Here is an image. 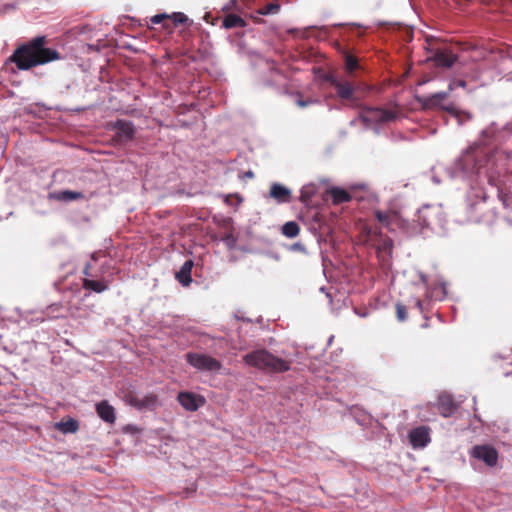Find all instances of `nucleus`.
Returning a JSON list of instances; mask_svg holds the SVG:
<instances>
[{
  "label": "nucleus",
  "instance_id": "1",
  "mask_svg": "<svg viewBox=\"0 0 512 512\" xmlns=\"http://www.w3.org/2000/svg\"><path fill=\"white\" fill-rule=\"evenodd\" d=\"M46 42L45 36H38L19 46L9 59L19 70H28L60 59L58 51L45 47Z\"/></svg>",
  "mask_w": 512,
  "mask_h": 512
},
{
  "label": "nucleus",
  "instance_id": "2",
  "mask_svg": "<svg viewBox=\"0 0 512 512\" xmlns=\"http://www.w3.org/2000/svg\"><path fill=\"white\" fill-rule=\"evenodd\" d=\"M244 362L254 368L268 373H283L290 369L291 362L279 358L266 349H258L246 354Z\"/></svg>",
  "mask_w": 512,
  "mask_h": 512
},
{
  "label": "nucleus",
  "instance_id": "3",
  "mask_svg": "<svg viewBox=\"0 0 512 512\" xmlns=\"http://www.w3.org/2000/svg\"><path fill=\"white\" fill-rule=\"evenodd\" d=\"M97 260L98 253L95 252L91 255V262L86 263L83 269L85 278L82 281V287L85 290L102 293L108 289L110 282L104 278H99L98 273L94 271L93 263L97 262Z\"/></svg>",
  "mask_w": 512,
  "mask_h": 512
},
{
  "label": "nucleus",
  "instance_id": "4",
  "mask_svg": "<svg viewBox=\"0 0 512 512\" xmlns=\"http://www.w3.org/2000/svg\"><path fill=\"white\" fill-rule=\"evenodd\" d=\"M449 92H437L428 96L423 97L420 102L424 109H442L444 111L449 112L454 115L459 122H462V116H465L466 119H470L471 116L469 113H461L456 110L454 105L450 104L447 106H443L442 103L448 98Z\"/></svg>",
  "mask_w": 512,
  "mask_h": 512
},
{
  "label": "nucleus",
  "instance_id": "5",
  "mask_svg": "<svg viewBox=\"0 0 512 512\" xmlns=\"http://www.w3.org/2000/svg\"><path fill=\"white\" fill-rule=\"evenodd\" d=\"M185 359L189 365L199 371L219 372L222 369V363L207 354L188 352L185 355Z\"/></svg>",
  "mask_w": 512,
  "mask_h": 512
},
{
  "label": "nucleus",
  "instance_id": "6",
  "mask_svg": "<svg viewBox=\"0 0 512 512\" xmlns=\"http://www.w3.org/2000/svg\"><path fill=\"white\" fill-rule=\"evenodd\" d=\"M427 49L432 53L428 60L435 63L437 67L450 68L457 60V56L446 47L438 46V42L427 39Z\"/></svg>",
  "mask_w": 512,
  "mask_h": 512
},
{
  "label": "nucleus",
  "instance_id": "7",
  "mask_svg": "<svg viewBox=\"0 0 512 512\" xmlns=\"http://www.w3.org/2000/svg\"><path fill=\"white\" fill-rule=\"evenodd\" d=\"M395 118V112L378 107H364L360 112V119L366 124L386 123Z\"/></svg>",
  "mask_w": 512,
  "mask_h": 512
},
{
  "label": "nucleus",
  "instance_id": "8",
  "mask_svg": "<svg viewBox=\"0 0 512 512\" xmlns=\"http://www.w3.org/2000/svg\"><path fill=\"white\" fill-rule=\"evenodd\" d=\"M124 401L139 410L141 409H154L158 405V396L154 393H148L140 396L135 391H128L124 395Z\"/></svg>",
  "mask_w": 512,
  "mask_h": 512
},
{
  "label": "nucleus",
  "instance_id": "9",
  "mask_svg": "<svg viewBox=\"0 0 512 512\" xmlns=\"http://www.w3.org/2000/svg\"><path fill=\"white\" fill-rule=\"evenodd\" d=\"M112 129L115 130L112 140L118 145H125L135 137V127L130 121L118 119L112 124Z\"/></svg>",
  "mask_w": 512,
  "mask_h": 512
},
{
  "label": "nucleus",
  "instance_id": "10",
  "mask_svg": "<svg viewBox=\"0 0 512 512\" xmlns=\"http://www.w3.org/2000/svg\"><path fill=\"white\" fill-rule=\"evenodd\" d=\"M471 457L483 461L487 466L494 467L498 461V452L491 445H475L470 451Z\"/></svg>",
  "mask_w": 512,
  "mask_h": 512
},
{
  "label": "nucleus",
  "instance_id": "11",
  "mask_svg": "<svg viewBox=\"0 0 512 512\" xmlns=\"http://www.w3.org/2000/svg\"><path fill=\"white\" fill-rule=\"evenodd\" d=\"M177 400L185 410L191 412L198 410L205 403L203 396L192 392H180Z\"/></svg>",
  "mask_w": 512,
  "mask_h": 512
},
{
  "label": "nucleus",
  "instance_id": "12",
  "mask_svg": "<svg viewBox=\"0 0 512 512\" xmlns=\"http://www.w3.org/2000/svg\"><path fill=\"white\" fill-rule=\"evenodd\" d=\"M409 441L414 448H423L430 442V429L419 426L409 432Z\"/></svg>",
  "mask_w": 512,
  "mask_h": 512
},
{
  "label": "nucleus",
  "instance_id": "13",
  "mask_svg": "<svg viewBox=\"0 0 512 512\" xmlns=\"http://www.w3.org/2000/svg\"><path fill=\"white\" fill-rule=\"evenodd\" d=\"M330 84L334 87L337 95L343 100H350L354 94V88L352 84L345 79H338L334 76L328 78Z\"/></svg>",
  "mask_w": 512,
  "mask_h": 512
},
{
  "label": "nucleus",
  "instance_id": "14",
  "mask_svg": "<svg viewBox=\"0 0 512 512\" xmlns=\"http://www.w3.org/2000/svg\"><path fill=\"white\" fill-rule=\"evenodd\" d=\"M456 409L457 405L450 395L442 394L438 397V411L442 416L449 417Z\"/></svg>",
  "mask_w": 512,
  "mask_h": 512
},
{
  "label": "nucleus",
  "instance_id": "15",
  "mask_svg": "<svg viewBox=\"0 0 512 512\" xmlns=\"http://www.w3.org/2000/svg\"><path fill=\"white\" fill-rule=\"evenodd\" d=\"M96 412L107 423L113 424L116 420L115 410L106 400L100 401L96 405Z\"/></svg>",
  "mask_w": 512,
  "mask_h": 512
},
{
  "label": "nucleus",
  "instance_id": "16",
  "mask_svg": "<svg viewBox=\"0 0 512 512\" xmlns=\"http://www.w3.org/2000/svg\"><path fill=\"white\" fill-rule=\"evenodd\" d=\"M270 196L278 203H288L290 202L291 192L285 186L274 183L270 188Z\"/></svg>",
  "mask_w": 512,
  "mask_h": 512
},
{
  "label": "nucleus",
  "instance_id": "17",
  "mask_svg": "<svg viewBox=\"0 0 512 512\" xmlns=\"http://www.w3.org/2000/svg\"><path fill=\"white\" fill-rule=\"evenodd\" d=\"M375 218L385 227L392 229V226L398 222L399 215L395 211H380L374 212Z\"/></svg>",
  "mask_w": 512,
  "mask_h": 512
},
{
  "label": "nucleus",
  "instance_id": "18",
  "mask_svg": "<svg viewBox=\"0 0 512 512\" xmlns=\"http://www.w3.org/2000/svg\"><path fill=\"white\" fill-rule=\"evenodd\" d=\"M193 266L194 263L192 260H186L180 270L176 273V279L183 286H189L191 284V271Z\"/></svg>",
  "mask_w": 512,
  "mask_h": 512
},
{
  "label": "nucleus",
  "instance_id": "19",
  "mask_svg": "<svg viewBox=\"0 0 512 512\" xmlns=\"http://www.w3.org/2000/svg\"><path fill=\"white\" fill-rule=\"evenodd\" d=\"M52 197L58 201L70 202L74 200H83L85 199V195L82 192L70 191V190H62L55 192Z\"/></svg>",
  "mask_w": 512,
  "mask_h": 512
},
{
  "label": "nucleus",
  "instance_id": "20",
  "mask_svg": "<svg viewBox=\"0 0 512 512\" xmlns=\"http://www.w3.org/2000/svg\"><path fill=\"white\" fill-rule=\"evenodd\" d=\"M327 193L331 196L332 202L335 205L346 203L351 200V195L346 190L339 187H333L329 189Z\"/></svg>",
  "mask_w": 512,
  "mask_h": 512
},
{
  "label": "nucleus",
  "instance_id": "21",
  "mask_svg": "<svg viewBox=\"0 0 512 512\" xmlns=\"http://www.w3.org/2000/svg\"><path fill=\"white\" fill-rule=\"evenodd\" d=\"M363 238L365 244L372 246V242H378L384 237L379 228L369 227L365 228Z\"/></svg>",
  "mask_w": 512,
  "mask_h": 512
},
{
  "label": "nucleus",
  "instance_id": "22",
  "mask_svg": "<svg viewBox=\"0 0 512 512\" xmlns=\"http://www.w3.org/2000/svg\"><path fill=\"white\" fill-rule=\"evenodd\" d=\"M222 26L226 29L231 28H242L246 26V22L243 18L236 14H228L222 22Z\"/></svg>",
  "mask_w": 512,
  "mask_h": 512
},
{
  "label": "nucleus",
  "instance_id": "23",
  "mask_svg": "<svg viewBox=\"0 0 512 512\" xmlns=\"http://www.w3.org/2000/svg\"><path fill=\"white\" fill-rule=\"evenodd\" d=\"M280 9V3L277 0H274L273 2H270L268 4L263 5L262 7H259L256 10V13L262 16L275 15L279 13Z\"/></svg>",
  "mask_w": 512,
  "mask_h": 512
},
{
  "label": "nucleus",
  "instance_id": "24",
  "mask_svg": "<svg viewBox=\"0 0 512 512\" xmlns=\"http://www.w3.org/2000/svg\"><path fill=\"white\" fill-rule=\"evenodd\" d=\"M372 247H374L378 254L387 253L391 254L393 248V242L390 238L385 237L378 242H372Z\"/></svg>",
  "mask_w": 512,
  "mask_h": 512
},
{
  "label": "nucleus",
  "instance_id": "25",
  "mask_svg": "<svg viewBox=\"0 0 512 512\" xmlns=\"http://www.w3.org/2000/svg\"><path fill=\"white\" fill-rule=\"evenodd\" d=\"M300 233L299 225L294 221L286 222L282 226V234L288 238H295Z\"/></svg>",
  "mask_w": 512,
  "mask_h": 512
},
{
  "label": "nucleus",
  "instance_id": "26",
  "mask_svg": "<svg viewBox=\"0 0 512 512\" xmlns=\"http://www.w3.org/2000/svg\"><path fill=\"white\" fill-rule=\"evenodd\" d=\"M78 427V422L74 419H68L56 424V428L63 433H74L78 430Z\"/></svg>",
  "mask_w": 512,
  "mask_h": 512
},
{
  "label": "nucleus",
  "instance_id": "27",
  "mask_svg": "<svg viewBox=\"0 0 512 512\" xmlns=\"http://www.w3.org/2000/svg\"><path fill=\"white\" fill-rule=\"evenodd\" d=\"M63 306L61 303H54L48 306L45 310V314L50 319L61 318L64 315L62 314Z\"/></svg>",
  "mask_w": 512,
  "mask_h": 512
},
{
  "label": "nucleus",
  "instance_id": "28",
  "mask_svg": "<svg viewBox=\"0 0 512 512\" xmlns=\"http://www.w3.org/2000/svg\"><path fill=\"white\" fill-rule=\"evenodd\" d=\"M316 193V187L313 184L305 185L301 189L300 201L307 204Z\"/></svg>",
  "mask_w": 512,
  "mask_h": 512
},
{
  "label": "nucleus",
  "instance_id": "29",
  "mask_svg": "<svg viewBox=\"0 0 512 512\" xmlns=\"http://www.w3.org/2000/svg\"><path fill=\"white\" fill-rule=\"evenodd\" d=\"M358 60L356 57L350 54L345 55V67L348 73L352 74L358 69Z\"/></svg>",
  "mask_w": 512,
  "mask_h": 512
},
{
  "label": "nucleus",
  "instance_id": "30",
  "mask_svg": "<svg viewBox=\"0 0 512 512\" xmlns=\"http://www.w3.org/2000/svg\"><path fill=\"white\" fill-rule=\"evenodd\" d=\"M168 20H171L174 26L179 24H185L188 21V17L182 12H175L171 16L169 15Z\"/></svg>",
  "mask_w": 512,
  "mask_h": 512
},
{
  "label": "nucleus",
  "instance_id": "31",
  "mask_svg": "<svg viewBox=\"0 0 512 512\" xmlns=\"http://www.w3.org/2000/svg\"><path fill=\"white\" fill-rule=\"evenodd\" d=\"M396 318L399 322H404L408 318L407 308L402 303H397L396 306Z\"/></svg>",
  "mask_w": 512,
  "mask_h": 512
},
{
  "label": "nucleus",
  "instance_id": "32",
  "mask_svg": "<svg viewBox=\"0 0 512 512\" xmlns=\"http://www.w3.org/2000/svg\"><path fill=\"white\" fill-rule=\"evenodd\" d=\"M498 197L502 201L505 207H508L512 204V196L502 190L498 191Z\"/></svg>",
  "mask_w": 512,
  "mask_h": 512
},
{
  "label": "nucleus",
  "instance_id": "33",
  "mask_svg": "<svg viewBox=\"0 0 512 512\" xmlns=\"http://www.w3.org/2000/svg\"><path fill=\"white\" fill-rule=\"evenodd\" d=\"M168 18H169V15H167V14H157V15L151 17L150 21L152 24L156 25V24L162 23L165 20H168Z\"/></svg>",
  "mask_w": 512,
  "mask_h": 512
},
{
  "label": "nucleus",
  "instance_id": "34",
  "mask_svg": "<svg viewBox=\"0 0 512 512\" xmlns=\"http://www.w3.org/2000/svg\"><path fill=\"white\" fill-rule=\"evenodd\" d=\"M222 241H224L227 246L233 247L236 243V238L233 236L232 233H227L222 237Z\"/></svg>",
  "mask_w": 512,
  "mask_h": 512
},
{
  "label": "nucleus",
  "instance_id": "35",
  "mask_svg": "<svg viewBox=\"0 0 512 512\" xmlns=\"http://www.w3.org/2000/svg\"><path fill=\"white\" fill-rule=\"evenodd\" d=\"M236 9H238V0H229V2L223 7V11L225 12Z\"/></svg>",
  "mask_w": 512,
  "mask_h": 512
},
{
  "label": "nucleus",
  "instance_id": "36",
  "mask_svg": "<svg viewBox=\"0 0 512 512\" xmlns=\"http://www.w3.org/2000/svg\"><path fill=\"white\" fill-rule=\"evenodd\" d=\"M415 307H417L420 312L423 311V304H422V301L420 299H416L415 300Z\"/></svg>",
  "mask_w": 512,
  "mask_h": 512
},
{
  "label": "nucleus",
  "instance_id": "37",
  "mask_svg": "<svg viewBox=\"0 0 512 512\" xmlns=\"http://www.w3.org/2000/svg\"><path fill=\"white\" fill-rule=\"evenodd\" d=\"M297 103H298V105H299L300 107H305V106L307 105V102H305V101H303V100H299Z\"/></svg>",
  "mask_w": 512,
  "mask_h": 512
},
{
  "label": "nucleus",
  "instance_id": "38",
  "mask_svg": "<svg viewBox=\"0 0 512 512\" xmlns=\"http://www.w3.org/2000/svg\"><path fill=\"white\" fill-rule=\"evenodd\" d=\"M473 152H474V148H470V150L467 151V153H466V157H469L470 155H472Z\"/></svg>",
  "mask_w": 512,
  "mask_h": 512
},
{
  "label": "nucleus",
  "instance_id": "39",
  "mask_svg": "<svg viewBox=\"0 0 512 512\" xmlns=\"http://www.w3.org/2000/svg\"><path fill=\"white\" fill-rule=\"evenodd\" d=\"M487 134H488V131H487V130H484V131L482 132V135H484V136H486Z\"/></svg>",
  "mask_w": 512,
  "mask_h": 512
},
{
  "label": "nucleus",
  "instance_id": "40",
  "mask_svg": "<svg viewBox=\"0 0 512 512\" xmlns=\"http://www.w3.org/2000/svg\"><path fill=\"white\" fill-rule=\"evenodd\" d=\"M260 21H261L260 19L255 18V22H258V23H259Z\"/></svg>",
  "mask_w": 512,
  "mask_h": 512
}]
</instances>
